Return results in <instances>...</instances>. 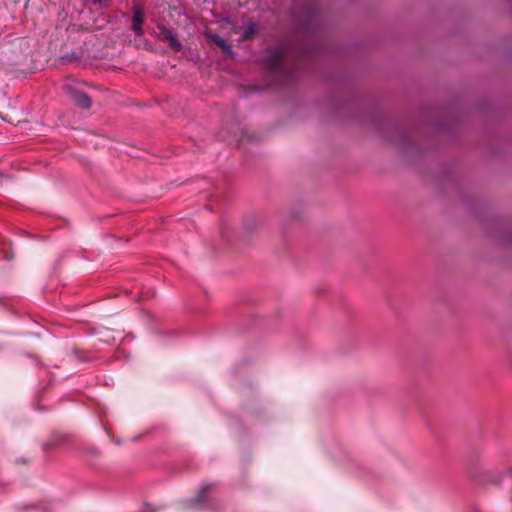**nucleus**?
<instances>
[{"mask_svg":"<svg viewBox=\"0 0 512 512\" xmlns=\"http://www.w3.org/2000/svg\"><path fill=\"white\" fill-rule=\"evenodd\" d=\"M287 55V49L283 46L273 47L267 50L264 63L271 72H279Z\"/></svg>","mask_w":512,"mask_h":512,"instance_id":"1","label":"nucleus"},{"mask_svg":"<svg viewBox=\"0 0 512 512\" xmlns=\"http://www.w3.org/2000/svg\"><path fill=\"white\" fill-rule=\"evenodd\" d=\"M132 26L131 29L134 34L138 37L144 35L143 24L145 21V9L142 5L134 3L133 4V15L131 17Z\"/></svg>","mask_w":512,"mask_h":512,"instance_id":"2","label":"nucleus"},{"mask_svg":"<svg viewBox=\"0 0 512 512\" xmlns=\"http://www.w3.org/2000/svg\"><path fill=\"white\" fill-rule=\"evenodd\" d=\"M68 91V93L70 94L71 98L73 99V101L78 105L80 106L81 108H84V109H88L90 108L91 106V99L90 97L77 90L76 88L72 87V86H69L67 85L65 87Z\"/></svg>","mask_w":512,"mask_h":512,"instance_id":"3","label":"nucleus"},{"mask_svg":"<svg viewBox=\"0 0 512 512\" xmlns=\"http://www.w3.org/2000/svg\"><path fill=\"white\" fill-rule=\"evenodd\" d=\"M159 29V37L165 41H167L175 51L179 52L182 50V44L178 41L173 32L167 27L160 25Z\"/></svg>","mask_w":512,"mask_h":512,"instance_id":"4","label":"nucleus"},{"mask_svg":"<svg viewBox=\"0 0 512 512\" xmlns=\"http://www.w3.org/2000/svg\"><path fill=\"white\" fill-rule=\"evenodd\" d=\"M212 488H213V485H211V484L202 485L199 492L196 494V496L190 500V505L192 507H196V506L203 504L207 495L212 490Z\"/></svg>","mask_w":512,"mask_h":512,"instance_id":"5","label":"nucleus"},{"mask_svg":"<svg viewBox=\"0 0 512 512\" xmlns=\"http://www.w3.org/2000/svg\"><path fill=\"white\" fill-rule=\"evenodd\" d=\"M208 39H210L213 43H215L219 48H221L223 51L232 53L231 46L227 43L225 39L220 37L217 34H209Z\"/></svg>","mask_w":512,"mask_h":512,"instance_id":"6","label":"nucleus"},{"mask_svg":"<svg viewBox=\"0 0 512 512\" xmlns=\"http://www.w3.org/2000/svg\"><path fill=\"white\" fill-rule=\"evenodd\" d=\"M256 28H257V25L255 23L248 24V26L245 28V30L242 34V39L243 40L251 39L256 32Z\"/></svg>","mask_w":512,"mask_h":512,"instance_id":"7","label":"nucleus"},{"mask_svg":"<svg viewBox=\"0 0 512 512\" xmlns=\"http://www.w3.org/2000/svg\"><path fill=\"white\" fill-rule=\"evenodd\" d=\"M104 0H91L94 5L101 4Z\"/></svg>","mask_w":512,"mask_h":512,"instance_id":"8","label":"nucleus"}]
</instances>
